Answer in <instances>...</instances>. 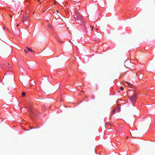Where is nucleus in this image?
<instances>
[{
  "label": "nucleus",
  "instance_id": "f257e3e1",
  "mask_svg": "<svg viewBox=\"0 0 155 155\" xmlns=\"http://www.w3.org/2000/svg\"><path fill=\"white\" fill-rule=\"evenodd\" d=\"M74 19L77 21V22H78L79 24L82 25L84 24V22L82 17L78 13H76V16L74 17Z\"/></svg>",
  "mask_w": 155,
  "mask_h": 155
},
{
  "label": "nucleus",
  "instance_id": "f03ea898",
  "mask_svg": "<svg viewBox=\"0 0 155 155\" xmlns=\"http://www.w3.org/2000/svg\"><path fill=\"white\" fill-rule=\"evenodd\" d=\"M29 11H28L26 12H24L23 15V19L22 20V22H23L24 23V20H26L27 22H28L29 21Z\"/></svg>",
  "mask_w": 155,
  "mask_h": 155
},
{
  "label": "nucleus",
  "instance_id": "7ed1b4c3",
  "mask_svg": "<svg viewBox=\"0 0 155 155\" xmlns=\"http://www.w3.org/2000/svg\"><path fill=\"white\" fill-rule=\"evenodd\" d=\"M125 85L126 86H129V88L128 89V90H135V88H134V86L133 85L131 84L129 82H127L125 84Z\"/></svg>",
  "mask_w": 155,
  "mask_h": 155
},
{
  "label": "nucleus",
  "instance_id": "20e7f679",
  "mask_svg": "<svg viewBox=\"0 0 155 155\" xmlns=\"http://www.w3.org/2000/svg\"><path fill=\"white\" fill-rule=\"evenodd\" d=\"M136 95L135 94H134L131 97H129V99L130 101L132 103L133 105L136 102Z\"/></svg>",
  "mask_w": 155,
  "mask_h": 155
},
{
  "label": "nucleus",
  "instance_id": "39448f33",
  "mask_svg": "<svg viewBox=\"0 0 155 155\" xmlns=\"http://www.w3.org/2000/svg\"><path fill=\"white\" fill-rule=\"evenodd\" d=\"M10 64L9 63H6L5 64H3L2 66V68L3 69H4L7 68H9V67Z\"/></svg>",
  "mask_w": 155,
  "mask_h": 155
},
{
  "label": "nucleus",
  "instance_id": "423d86ee",
  "mask_svg": "<svg viewBox=\"0 0 155 155\" xmlns=\"http://www.w3.org/2000/svg\"><path fill=\"white\" fill-rule=\"evenodd\" d=\"M31 51L32 52V51L31 50V49L28 47H27L26 48L25 50V51L26 53H27L29 51Z\"/></svg>",
  "mask_w": 155,
  "mask_h": 155
},
{
  "label": "nucleus",
  "instance_id": "0eeeda50",
  "mask_svg": "<svg viewBox=\"0 0 155 155\" xmlns=\"http://www.w3.org/2000/svg\"><path fill=\"white\" fill-rule=\"evenodd\" d=\"M143 78V75L142 74H140L139 75V80H141Z\"/></svg>",
  "mask_w": 155,
  "mask_h": 155
},
{
  "label": "nucleus",
  "instance_id": "6e6552de",
  "mask_svg": "<svg viewBox=\"0 0 155 155\" xmlns=\"http://www.w3.org/2000/svg\"><path fill=\"white\" fill-rule=\"evenodd\" d=\"M30 114L31 117H32V114H33V111L31 110H30Z\"/></svg>",
  "mask_w": 155,
  "mask_h": 155
},
{
  "label": "nucleus",
  "instance_id": "1a4fd4ad",
  "mask_svg": "<svg viewBox=\"0 0 155 155\" xmlns=\"http://www.w3.org/2000/svg\"><path fill=\"white\" fill-rule=\"evenodd\" d=\"M115 110H113L112 111L111 113V115H112L114 114Z\"/></svg>",
  "mask_w": 155,
  "mask_h": 155
},
{
  "label": "nucleus",
  "instance_id": "9d476101",
  "mask_svg": "<svg viewBox=\"0 0 155 155\" xmlns=\"http://www.w3.org/2000/svg\"><path fill=\"white\" fill-rule=\"evenodd\" d=\"M108 125L110 126H111L112 125V124L110 123H106L105 124V125Z\"/></svg>",
  "mask_w": 155,
  "mask_h": 155
},
{
  "label": "nucleus",
  "instance_id": "9b49d317",
  "mask_svg": "<svg viewBox=\"0 0 155 155\" xmlns=\"http://www.w3.org/2000/svg\"><path fill=\"white\" fill-rule=\"evenodd\" d=\"M26 93L25 92H23L22 93V96L24 97Z\"/></svg>",
  "mask_w": 155,
  "mask_h": 155
},
{
  "label": "nucleus",
  "instance_id": "f8f14e48",
  "mask_svg": "<svg viewBox=\"0 0 155 155\" xmlns=\"http://www.w3.org/2000/svg\"><path fill=\"white\" fill-rule=\"evenodd\" d=\"M120 89L121 90V91H123L124 90V88L122 87H120Z\"/></svg>",
  "mask_w": 155,
  "mask_h": 155
},
{
  "label": "nucleus",
  "instance_id": "ddd939ff",
  "mask_svg": "<svg viewBox=\"0 0 155 155\" xmlns=\"http://www.w3.org/2000/svg\"><path fill=\"white\" fill-rule=\"evenodd\" d=\"M90 28H91V31H92L93 28V27H92L91 26H90Z\"/></svg>",
  "mask_w": 155,
  "mask_h": 155
},
{
  "label": "nucleus",
  "instance_id": "4468645a",
  "mask_svg": "<svg viewBox=\"0 0 155 155\" xmlns=\"http://www.w3.org/2000/svg\"><path fill=\"white\" fill-rule=\"evenodd\" d=\"M131 135L133 137H136V135H134L133 134V135H132V134H131Z\"/></svg>",
  "mask_w": 155,
  "mask_h": 155
},
{
  "label": "nucleus",
  "instance_id": "2eb2a0df",
  "mask_svg": "<svg viewBox=\"0 0 155 155\" xmlns=\"http://www.w3.org/2000/svg\"><path fill=\"white\" fill-rule=\"evenodd\" d=\"M48 27L49 28H51V25H50V24H48Z\"/></svg>",
  "mask_w": 155,
  "mask_h": 155
},
{
  "label": "nucleus",
  "instance_id": "dca6fc26",
  "mask_svg": "<svg viewBox=\"0 0 155 155\" xmlns=\"http://www.w3.org/2000/svg\"><path fill=\"white\" fill-rule=\"evenodd\" d=\"M153 87H151L150 88V90H153Z\"/></svg>",
  "mask_w": 155,
  "mask_h": 155
},
{
  "label": "nucleus",
  "instance_id": "f3484780",
  "mask_svg": "<svg viewBox=\"0 0 155 155\" xmlns=\"http://www.w3.org/2000/svg\"><path fill=\"white\" fill-rule=\"evenodd\" d=\"M129 137L128 136H127V137H126V139H129Z\"/></svg>",
  "mask_w": 155,
  "mask_h": 155
},
{
  "label": "nucleus",
  "instance_id": "a211bd4d",
  "mask_svg": "<svg viewBox=\"0 0 155 155\" xmlns=\"http://www.w3.org/2000/svg\"><path fill=\"white\" fill-rule=\"evenodd\" d=\"M134 132H135L134 131H132V133L133 134L134 133Z\"/></svg>",
  "mask_w": 155,
  "mask_h": 155
},
{
  "label": "nucleus",
  "instance_id": "6ab92c4d",
  "mask_svg": "<svg viewBox=\"0 0 155 155\" xmlns=\"http://www.w3.org/2000/svg\"><path fill=\"white\" fill-rule=\"evenodd\" d=\"M56 12H57L58 13V10H57V11H56Z\"/></svg>",
  "mask_w": 155,
  "mask_h": 155
},
{
  "label": "nucleus",
  "instance_id": "aec40b11",
  "mask_svg": "<svg viewBox=\"0 0 155 155\" xmlns=\"http://www.w3.org/2000/svg\"><path fill=\"white\" fill-rule=\"evenodd\" d=\"M93 99L94 98V96H93Z\"/></svg>",
  "mask_w": 155,
  "mask_h": 155
},
{
  "label": "nucleus",
  "instance_id": "412c9836",
  "mask_svg": "<svg viewBox=\"0 0 155 155\" xmlns=\"http://www.w3.org/2000/svg\"><path fill=\"white\" fill-rule=\"evenodd\" d=\"M11 17H12V16L10 15Z\"/></svg>",
  "mask_w": 155,
  "mask_h": 155
},
{
  "label": "nucleus",
  "instance_id": "4be33fe9",
  "mask_svg": "<svg viewBox=\"0 0 155 155\" xmlns=\"http://www.w3.org/2000/svg\"><path fill=\"white\" fill-rule=\"evenodd\" d=\"M137 75V74H136V75Z\"/></svg>",
  "mask_w": 155,
  "mask_h": 155
},
{
  "label": "nucleus",
  "instance_id": "5701e85b",
  "mask_svg": "<svg viewBox=\"0 0 155 155\" xmlns=\"http://www.w3.org/2000/svg\"><path fill=\"white\" fill-rule=\"evenodd\" d=\"M18 26V25H17V26Z\"/></svg>",
  "mask_w": 155,
  "mask_h": 155
}]
</instances>
